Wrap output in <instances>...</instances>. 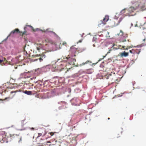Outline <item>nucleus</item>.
Wrapping results in <instances>:
<instances>
[{
    "label": "nucleus",
    "instance_id": "obj_1",
    "mask_svg": "<svg viewBox=\"0 0 146 146\" xmlns=\"http://www.w3.org/2000/svg\"><path fill=\"white\" fill-rule=\"evenodd\" d=\"M75 55H72L70 58L64 57L63 58L64 60L60 59H58L55 63L57 65V66L55 67V69L60 71L65 67L67 69H70L75 65V62L76 61L75 58H72ZM53 67H54V66Z\"/></svg>",
    "mask_w": 146,
    "mask_h": 146
},
{
    "label": "nucleus",
    "instance_id": "obj_2",
    "mask_svg": "<svg viewBox=\"0 0 146 146\" xmlns=\"http://www.w3.org/2000/svg\"><path fill=\"white\" fill-rule=\"evenodd\" d=\"M131 3L133 4H135V6L134 7H131L128 9V11L129 13H127L126 15L129 17L135 15L136 13H134V11L139 8L141 7V6H140L139 2L138 0H134L133 1H131Z\"/></svg>",
    "mask_w": 146,
    "mask_h": 146
},
{
    "label": "nucleus",
    "instance_id": "obj_3",
    "mask_svg": "<svg viewBox=\"0 0 146 146\" xmlns=\"http://www.w3.org/2000/svg\"><path fill=\"white\" fill-rule=\"evenodd\" d=\"M50 82V84H53L55 85H57L58 83H63L65 81L64 77H59L55 76L52 78V79L49 80Z\"/></svg>",
    "mask_w": 146,
    "mask_h": 146
},
{
    "label": "nucleus",
    "instance_id": "obj_4",
    "mask_svg": "<svg viewBox=\"0 0 146 146\" xmlns=\"http://www.w3.org/2000/svg\"><path fill=\"white\" fill-rule=\"evenodd\" d=\"M77 123V121L76 118V115H74L72 117L71 119L70 120V121L68 123V129H70V131H72L73 128L75 127L74 124Z\"/></svg>",
    "mask_w": 146,
    "mask_h": 146
},
{
    "label": "nucleus",
    "instance_id": "obj_5",
    "mask_svg": "<svg viewBox=\"0 0 146 146\" xmlns=\"http://www.w3.org/2000/svg\"><path fill=\"white\" fill-rule=\"evenodd\" d=\"M72 105L73 106H80V101L78 98L74 97L70 101Z\"/></svg>",
    "mask_w": 146,
    "mask_h": 146
},
{
    "label": "nucleus",
    "instance_id": "obj_6",
    "mask_svg": "<svg viewBox=\"0 0 146 146\" xmlns=\"http://www.w3.org/2000/svg\"><path fill=\"white\" fill-rule=\"evenodd\" d=\"M6 134L5 131H0V142L2 143L5 141Z\"/></svg>",
    "mask_w": 146,
    "mask_h": 146
},
{
    "label": "nucleus",
    "instance_id": "obj_7",
    "mask_svg": "<svg viewBox=\"0 0 146 146\" xmlns=\"http://www.w3.org/2000/svg\"><path fill=\"white\" fill-rule=\"evenodd\" d=\"M76 48L75 47H70V52H71L72 53H70L69 55H68V56L66 57H65L70 58L71 56L72 55H75V56L76 55L75 54V53L76 52ZM74 57V56H73V57L72 58H73Z\"/></svg>",
    "mask_w": 146,
    "mask_h": 146
},
{
    "label": "nucleus",
    "instance_id": "obj_8",
    "mask_svg": "<svg viewBox=\"0 0 146 146\" xmlns=\"http://www.w3.org/2000/svg\"><path fill=\"white\" fill-rule=\"evenodd\" d=\"M92 69H86L85 70L83 71L81 70L79 71V73L80 74H91L92 73Z\"/></svg>",
    "mask_w": 146,
    "mask_h": 146
},
{
    "label": "nucleus",
    "instance_id": "obj_9",
    "mask_svg": "<svg viewBox=\"0 0 146 146\" xmlns=\"http://www.w3.org/2000/svg\"><path fill=\"white\" fill-rule=\"evenodd\" d=\"M50 52V51H46L43 52L42 54H40L38 55V56L41 57L40 58L38 59L40 62L42 61L43 60V59L44 58L46 57V56L45 54L48 52Z\"/></svg>",
    "mask_w": 146,
    "mask_h": 146
},
{
    "label": "nucleus",
    "instance_id": "obj_10",
    "mask_svg": "<svg viewBox=\"0 0 146 146\" xmlns=\"http://www.w3.org/2000/svg\"><path fill=\"white\" fill-rule=\"evenodd\" d=\"M19 29H16L15 30L12 31L10 33V37H14V36L17 34L19 32Z\"/></svg>",
    "mask_w": 146,
    "mask_h": 146
},
{
    "label": "nucleus",
    "instance_id": "obj_11",
    "mask_svg": "<svg viewBox=\"0 0 146 146\" xmlns=\"http://www.w3.org/2000/svg\"><path fill=\"white\" fill-rule=\"evenodd\" d=\"M42 71L43 69L42 68H38L36 70H35L34 73L35 75L36 76H38Z\"/></svg>",
    "mask_w": 146,
    "mask_h": 146
},
{
    "label": "nucleus",
    "instance_id": "obj_12",
    "mask_svg": "<svg viewBox=\"0 0 146 146\" xmlns=\"http://www.w3.org/2000/svg\"><path fill=\"white\" fill-rule=\"evenodd\" d=\"M29 28H31V29L33 30L34 31H35V30L32 26L29 25H26L24 28L25 31H24L23 33V34H25L26 31L27 30H29Z\"/></svg>",
    "mask_w": 146,
    "mask_h": 146
},
{
    "label": "nucleus",
    "instance_id": "obj_13",
    "mask_svg": "<svg viewBox=\"0 0 146 146\" xmlns=\"http://www.w3.org/2000/svg\"><path fill=\"white\" fill-rule=\"evenodd\" d=\"M43 85L44 86H49L51 85L50 82L49 80H45L43 83Z\"/></svg>",
    "mask_w": 146,
    "mask_h": 146
},
{
    "label": "nucleus",
    "instance_id": "obj_14",
    "mask_svg": "<svg viewBox=\"0 0 146 146\" xmlns=\"http://www.w3.org/2000/svg\"><path fill=\"white\" fill-rule=\"evenodd\" d=\"M109 20V16L108 15H106L104 19L102 20L101 21V24H105V22H107Z\"/></svg>",
    "mask_w": 146,
    "mask_h": 146
},
{
    "label": "nucleus",
    "instance_id": "obj_15",
    "mask_svg": "<svg viewBox=\"0 0 146 146\" xmlns=\"http://www.w3.org/2000/svg\"><path fill=\"white\" fill-rule=\"evenodd\" d=\"M63 90H65V92H68V93H70L71 92V90L70 88H66L65 87H63L62 89L61 88L60 89V91L61 92H62Z\"/></svg>",
    "mask_w": 146,
    "mask_h": 146
},
{
    "label": "nucleus",
    "instance_id": "obj_16",
    "mask_svg": "<svg viewBox=\"0 0 146 146\" xmlns=\"http://www.w3.org/2000/svg\"><path fill=\"white\" fill-rule=\"evenodd\" d=\"M141 50V49H140L139 50H135L134 49H133L131 50H130L129 52L132 54H135L137 53V54H139Z\"/></svg>",
    "mask_w": 146,
    "mask_h": 146
},
{
    "label": "nucleus",
    "instance_id": "obj_17",
    "mask_svg": "<svg viewBox=\"0 0 146 146\" xmlns=\"http://www.w3.org/2000/svg\"><path fill=\"white\" fill-rule=\"evenodd\" d=\"M43 80H39L37 81H34L33 82L34 83H37L40 86H42V85H43V84H40L39 82H43Z\"/></svg>",
    "mask_w": 146,
    "mask_h": 146
},
{
    "label": "nucleus",
    "instance_id": "obj_18",
    "mask_svg": "<svg viewBox=\"0 0 146 146\" xmlns=\"http://www.w3.org/2000/svg\"><path fill=\"white\" fill-rule=\"evenodd\" d=\"M59 90L58 88H54L52 90L51 92L52 94L56 93L58 92Z\"/></svg>",
    "mask_w": 146,
    "mask_h": 146
},
{
    "label": "nucleus",
    "instance_id": "obj_19",
    "mask_svg": "<svg viewBox=\"0 0 146 146\" xmlns=\"http://www.w3.org/2000/svg\"><path fill=\"white\" fill-rule=\"evenodd\" d=\"M23 92L26 94H27L28 95H31L32 94V91H30L25 90V91H24Z\"/></svg>",
    "mask_w": 146,
    "mask_h": 146
},
{
    "label": "nucleus",
    "instance_id": "obj_20",
    "mask_svg": "<svg viewBox=\"0 0 146 146\" xmlns=\"http://www.w3.org/2000/svg\"><path fill=\"white\" fill-rule=\"evenodd\" d=\"M128 53L125 52V51L121 53V56L126 57L128 56Z\"/></svg>",
    "mask_w": 146,
    "mask_h": 146
},
{
    "label": "nucleus",
    "instance_id": "obj_21",
    "mask_svg": "<svg viewBox=\"0 0 146 146\" xmlns=\"http://www.w3.org/2000/svg\"><path fill=\"white\" fill-rule=\"evenodd\" d=\"M52 67V66L51 65H46V66H44L43 67H42V69L45 68L46 69V70L47 69H49L50 68H51Z\"/></svg>",
    "mask_w": 146,
    "mask_h": 146
},
{
    "label": "nucleus",
    "instance_id": "obj_22",
    "mask_svg": "<svg viewBox=\"0 0 146 146\" xmlns=\"http://www.w3.org/2000/svg\"><path fill=\"white\" fill-rule=\"evenodd\" d=\"M27 74V73L26 72H24L23 73H21V74H20V76H25ZM26 78L25 77H22V76H21L20 77V78Z\"/></svg>",
    "mask_w": 146,
    "mask_h": 146
},
{
    "label": "nucleus",
    "instance_id": "obj_23",
    "mask_svg": "<svg viewBox=\"0 0 146 146\" xmlns=\"http://www.w3.org/2000/svg\"><path fill=\"white\" fill-rule=\"evenodd\" d=\"M145 44L144 43H142L141 44L137 45V46H135V47L141 48L145 45Z\"/></svg>",
    "mask_w": 146,
    "mask_h": 146
},
{
    "label": "nucleus",
    "instance_id": "obj_24",
    "mask_svg": "<svg viewBox=\"0 0 146 146\" xmlns=\"http://www.w3.org/2000/svg\"><path fill=\"white\" fill-rule=\"evenodd\" d=\"M111 45H112V46L111 47L110 49L109 50V51L107 52L108 54L110 53V52L112 50V49H113L115 48H113L114 45L112 44Z\"/></svg>",
    "mask_w": 146,
    "mask_h": 146
},
{
    "label": "nucleus",
    "instance_id": "obj_25",
    "mask_svg": "<svg viewBox=\"0 0 146 146\" xmlns=\"http://www.w3.org/2000/svg\"><path fill=\"white\" fill-rule=\"evenodd\" d=\"M80 91V90L79 88H76L74 90V92L76 93H78Z\"/></svg>",
    "mask_w": 146,
    "mask_h": 146
},
{
    "label": "nucleus",
    "instance_id": "obj_26",
    "mask_svg": "<svg viewBox=\"0 0 146 146\" xmlns=\"http://www.w3.org/2000/svg\"><path fill=\"white\" fill-rule=\"evenodd\" d=\"M58 104H60L62 106H63L65 104L66 102H64L61 101L58 102Z\"/></svg>",
    "mask_w": 146,
    "mask_h": 146
},
{
    "label": "nucleus",
    "instance_id": "obj_27",
    "mask_svg": "<svg viewBox=\"0 0 146 146\" xmlns=\"http://www.w3.org/2000/svg\"><path fill=\"white\" fill-rule=\"evenodd\" d=\"M50 33L52 35H53L55 36L56 37H58V35H56L54 32L53 31H50Z\"/></svg>",
    "mask_w": 146,
    "mask_h": 146
},
{
    "label": "nucleus",
    "instance_id": "obj_28",
    "mask_svg": "<svg viewBox=\"0 0 146 146\" xmlns=\"http://www.w3.org/2000/svg\"><path fill=\"white\" fill-rule=\"evenodd\" d=\"M126 9V8L124 9H123L121 11L120 13V14L121 15L122 14L124 13L125 12V10Z\"/></svg>",
    "mask_w": 146,
    "mask_h": 146
},
{
    "label": "nucleus",
    "instance_id": "obj_29",
    "mask_svg": "<svg viewBox=\"0 0 146 146\" xmlns=\"http://www.w3.org/2000/svg\"><path fill=\"white\" fill-rule=\"evenodd\" d=\"M89 61L88 60L86 62H85V63H82V64H80V65H79L80 66H82V65H84L85 64H87L88 62H89Z\"/></svg>",
    "mask_w": 146,
    "mask_h": 146
},
{
    "label": "nucleus",
    "instance_id": "obj_30",
    "mask_svg": "<svg viewBox=\"0 0 146 146\" xmlns=\"http://www.w3.org/2000/svg\"><path fill=\"white\" fill-rule=\"evenodd\" d=\"M78 76L77 74H74L72 75V77L73 78H76L77 77H78Z\"/></svg>",
    "mask_w": 146,
    "mask_h": 146
},
{
    "label": "nucleus",
    "instance_id": "obj_31",
    "mask_svg": "<svg viewBox=\"0 0 146 146\" xmlns=\"http://www.w3.org/2000/svg\"><path fill=\"white\" fill-rule=\"evenodd\" d=\"M25 120L24 119V120H22L21 121V126H23L24 125V124L23 123V122H24V121H25Z\"/></svg>",
    "mask_w": 146,
    "mask_h": 146
},
{
    "label": "nucleus",
    "instance_id": "obj_32",
    "mask_svg": "<svg viewBox=\"0 0 146 146\" xmlns=\"http://www.w3.org/2000/svg\"><path fill=\"white\" fill-rule=\"evenodd\" d=\"M36 78V77L35 76H34L31 78L30 79L31 80H33L34 79H35Z\"/></svg>",
    "mask_w": 146,
    "mask_h": 146
},
{
    "label": "nucleus",
    "instance_id": "obj_33",
    "mask_svg": "<svg viewBox=\"0 0 146 146\" xmlns=\"http://www.w3.org/2000/svg\"><path fill=\"white\" fill-rule=\"evenodd\" d=\"M100 67L101 68H103L104 66L102 64V63L101 64H100Z\"/></svg>",
    "mask_w": 146,
    "mask_h": 146
},
{
    "label": "nucleus",
    "instance_id": "obj_34",
    "mask_svg": "<svg viewBox=\"0 0 146 146\" xmlns=\"http://www.w3.org/2000/svg\"><path fill=\"white\" fill-rule=\"evenodd\" d=\"M22 141V137H20V140H19V141H18V143H20L21 142V141Z\"/></svg>",
    "mask_w": 146,
    "mask_h": 146
},
{
    "label": "nucleus",
    "instance_id": "obj_35",
    "mask_svg": "<svg viewBox=\"0 0 146 146\" xmlns=\"http://www.w3.org/2000/svg\"><path fill=\"white\" fill-rule=\"evenodd\" d=\"M122 18H120L119 19V21H118V23H119L121 22V21L122 20Z\"/></svg>",
    "mask_w": 146,
    "mask_h": 146
},
{
    "label": "nucleus",
    "instance_id": "obj_36",
    "mask_svg": "<svg viewBox=\"0 0 146 146\" xmlns=\"http://www.w3.org/2000/svg\"><path fill=\"white\" fill-rule=\"evenodd\" d=\"M35 30L36 31H41V30H40V29L38 28H36Z\"/></svg>",
    "mask_w": 146,
    "mask_h": 146
},
{
    "label": "nucleus",
    "instance_id": "obj_37",
    "mask_svg": "<svg viewBox=\"0 0 146 146\" xmlns=\"http://www.w3.org/2000/svg\"><path fill=\"white\" fill-rule=\"evenodd\" d=\"M96 39V38H95V37H93V38L92 41H95Z\"/></svg>",
    "mask_w": 146,
    "mask_h": 146
},
{
    "label": "nucleus",
    "instance_id": "obj_38",
    "mask_svg": "<svg viewBox=\"0 0 146 146\" xmlns=\"http://www.w3.org/2000/svg\"><path fill=\"white\" fill-rule=\"evenodd\" d=\"M40 46L37 47V50H39L40 48Z\"/></svg>",
    "mask_w": 146,
    "mask_h": 146
},
{
    "label": "nucleus",
    "instance_id": "obj_39",
    "mask_svg": "<svg viewBox=\"0 0 146 146\" xmlns=\"http://www.w3.org/2000/svg\"><path fill=\"white\" fill-rule=\"evenodd\" d=\"M38 137H39L40 136L42 135V133H38Z\"/></svg>",
    "mask_w": 146,
    "mask_h": 146
},
{
    "label": "nucleus",
    "instance_id": "obj_40",
    "mask_svg": "<svg viewBox=\"0 0 146 146\" xmlns=\"http://www.w3.org/2000/svg\"><path fill=\"white\" fill-rule=\"evenodd\" d=\"M9 35L7 36V38L5 39H4L3 40V41H5L7 39V38H8L9 37Z\"/></svg>",
    "mask_w": 146,
    "mask_h": 146
},
{
    "label": "nucleus",
    "instance_id": "obj_41",
    "mask_svg": "<svg viewBox=\"0 0 146 146\" xmlns=\"http://www.w3.org/2000/svg\"><path fill=\"white\" fill-rule=\"evenodd\" d=\"M25 129H18L17 130H19V131H22V130H24Z\"/></svg>",
    "mask_w": 146,
    "mask_h": 146
},
{
    "label": "nucleus",
    "instance_id": "obj_42",
    "mask_svg": "<svg viewBox=\"0 0 146 146\" xmlns=\"http://www.w3.org/2000/svg\"><path fill=\"white\" fill-rule=\"evenodd\" d=\"M13 93H14V95H13V96H14V95H15V92L12 91V92H11V94H13Z\"/></svg>",
    "mask_w": 146,
    "mask_h": 146
},
{
    "label": "nucleus",
    "instance_id": "obj_43",
    "mask_svg": "<svg viewBox=\"0 0 146 146\" xmlns=\"http://www.w3.org/2000/svg\"><path fill=\"white\" fill-rule=\"evenodd\" d=\"M127 36V35L126 34L124 36H123V37L124 38H125Z\"/></svg>",
    "mask_w": 146,
    "mask_h": 146
},
{
    "label": "nucleus",
    "instance_id": "obj_44",
    "mask_svg": "<svg viewBox=\"0 0 146 146\" xmlns=\"http://www.w3.org/2000/svg\"><path fill=\"white\" fill-rule=\"evenodd\" d=\"M50 134L51 136H52V135H53L54 134L53 133L51 132V133H50Z\"/></svg>",
    "mask_w": 146,
    "mask_h": 146
},
{
    "label": "nucleus",
    "instance_id": "obj_45",
    "mask_svg": "<svg viewBox=\"0 0 146 146\" xmlns=\"http://www.w3.org/2000/svg\"><path fill=\"white\" fill-rule=\"evenodd\" d=\"M62 44L63 45H64L66 44V43L65 42H63Z\"/></svg>",
    "mask_w": 146,
    "mask_h": 146
},
{
    "label": "nucleus",
    "instance_id": "obj_46",
    "mask_svg": "<svg viewBox=\"0 0 146 146\" xmlns=\"http://www.w3.org/2000/svg\"><path fill=\"white\" fill-rule=\"evenodd\" d=\"M3 61L2 60L0 59V63L1 64Z\"/></svg>",
    "mask_w": 146,
    "mask_h": 146
},
{
    "label": "nucleus",
    "instance_id": "obj_47",
    "mask_svg": "<svg viewBox=\"0 0 146 146\" xmlns=\"http://www.w3.org/2000/svg\"><path fill=\"white\" fill-rule=\"evenodd\" d=\"M62 107L61 106H60L59 107V108H58L59 109V110H60L61 109H62Z\"/></svg>",
    "mask_w": 146,
    "mask_h": 146
},
{
    "label": "nucleus",
    "instance_id": "obj_48",
    "mask_svg": "<svg viewBox=\"0 0 146 146\" xmlns=\"http://www.w3.org/2000/svg\"><path fill=\"white\" fill-rule=\"evenodd\" d=\"M34 128L33 127H32L31 128V130H34Z\"/></svg>",
    "mask_w": 146,
    "mask_h": 146
},
{
    "label": "nucleus",
    "instance_id": "obj_49",
    "mask_svg": "<svg viewBox=\"0 0 146 146\" xmlns=\"http://www.w3.org/2000/svg\"><path fill=\"white\" fill-rule=\"evenodd\" d=\"M38 59H35V60H34V61H37Z\"/></svg>",
    "mask_w": 146,
    "mask_h": 146
},
{
    "label": "nucleus",
    "instance_id": "obj_50",
    "mask_svg": "<svg viewBox=\"0 0 146 146\" xmlns=\"http://www.w3.org/2000/svg\"><path fill=\"white\" fill-rule=\"evenodd\" d=\"M98 63V62H96V63H93V64H92L94 65H95V64H97Z\"/></svg>",
    "mask_w": 146,
    "mask_h": 146
},
{
    "label": "nucleus",
    "instance_id": "obj_51",
    "mask_svg": "<svg viewBox=\"0 0 146 146\" xmlns=\"http://www.w3.org/2000/svg\"><path fill=\"white\" fill-rule=\"evenodd\" d=\"M135 82H134V83H133V86H134V84H135Z\"/></svg>",
    "mask_w": 146,
    "mask_h": 146
},
{
    "label": "nucleus",
    "instance_id": "obj_52",
    "mask_svg": "<svg viewBox=\"0 0 146 146\" xmlns=\"http://www.w3.org/2000/svg\"><path fill=\"white\" fill-rule=\"evenodd\" d=\"M84 35V33H83L82 34V35H81V37H82L83 35Z\"/></svg>",
    "mask_w": 146,
    "mask_h": 146
},
{
    "label": "nucleus",
    "instance_id": "obj_53",
    "mask_svg": "<svg viewBox=\"0 0 146 146\" xmlns=\"http://www.w3.org/2000/svg\"><path fill=\"white\" fill-rule=\"evenodd\" d=\"M72 141H73V140ZM74 142H76V144H75V145H76V141H75V140H74Z\"/></svg>",
    "mask_w": 146,
    "mask_h": 146
},
{
    "label": "nucleus",
    "instance_id": "obj_54",
    "mask_svg": "<svg viewBox=\"0 0 146 146\" xmlns=\"http://www.w3.org/2000/svg\"><path fill=\"white\" fill-rule=\"evenodd\" d=\"M102 60V59H100V60H99V61H98V62H99V61H101Z\"/></svg>",
    "mask_w": 146,
    "mask_h": 146
},
{
    "label": "nucleus",
    "instance_id": "obj_55",
    "mask_svg": "<svg viewBox=\"0 0 146 146\" xmlns=\"http://www.w3.org/2000/svg\"><path fill=\"white\" fill-rule=\"evenodd\" d=\"M122 96V94L121 95V96H118V97H121Z\"/></svg>",
    "mask_w": 146,
    "mask_h": 146
},
{
    "label": "nucleus",
    "instance_id": "obj_56",
    "mask_svg": "<svg viewBox=\"0 0 146 146\" xmlns=\"http://www.w3.org/2000/svg\"><path fill=\"white\" fill-rule=\"evenodd\" d=\"M112 73V72H111V73L110 74H109V75L110 76H111V73Z\"/></svg>",
    "mask_w": 146,
    "mask_h": 146
},
{
    "label": "nucleus",
    "instance_id": "obj_57",
    "mask_svg": "<svg viewBox=\"0 0 146 146\" xmlns=\"http://www.w3.org/2000/svg\"><path fill=\"white\" fill-rule=\"evenodd\" d=\"M121 33H122V35H121L122 36H123V33L122 32V31H121Z\"/></svg>",
    "mask_w": 146,
    "mask_h": 146
},
{
    "label": "nucleus",
    "instance_id": "obj_58",
    "mask_svg": "<svg viewBox=\"0 0 146 146\" xmlns=\"http://www.w3.org/2000/svg\"><path fill=\"white\" fill-rule=\"evenodd\" d=\"M133 26V24L132 23H131V27L132 26Z\"/></svg>",
    "mask_w": 146,
    "mask_h": 146
},
{
    "label": "nucleus",
    "instance_id": "obj_59",
    "mask_svg": "<svg viewBox=\"0 0 146 146\" xmlns=\"http://www.w3.org/2000/svg\"><path fill=\"white\" fill-rule=\"evenodd\" d=\"M79 42H82V40H80L79 41Z\"/></svg>",
    "mask_w": 146,
    "mask_h": 146
},
{
    "label": "nucleus",
    "instance_id": "obj_60",
    "mask_svg": "<svg viewBox=\"0 0 146 146\" xmlns=\"http://www.w3.org/2000/svg\"><path fill=\"white\" fill-rule=\"evenodd\" d=\"M47 143H50V141H47Z\"/></svg>",
    "mask_w": 146,
    "mask_h": 146
},
{
    "label": "nucleus",
    "instance_id": "obj_61",
    "mask_svg": "<svg viewBox=\"0 0 146 146\" xmlns=\"http://www.w3.org/2000/svg\"><path fill=\"white\" fill-rule=\"evenodd\" d=\"M126 41V40L125 39V40H123V42H125Z\"/></svg>",
    "mask_w": 146,
    "mask_h": 146
},
{
    "label": "nucleus",
    "instance_id": "obj_62",
    "mask_svg": "<svg viewBox=\"0 0 146 146\" xmlns=\"http://www.w3.org/2000/svg\"><path fill=\"white\" fill-rule=\"evenodd\" d=\"M145 28H143V30H144L145 29Z\"/></svg>",
    "mask_w": 146,
    "mask_h": 146
},
{
    "label": "nucleus",
    "instance_id": "obj_63",
    "mask_svg": "<svg viewBox=\"0 0 146 146\" xmlns=\"http://www.w3.org/2000/svg\"><path fill=\"white\" fill-rule=\"evenodd\" d=\"M131 61H133V62H134L135 61H134V60H132Z\"/></svg>",
    "mask_w": 146,
    "mask_h": 146
},
{
    "label": "nucleus",
    "instance_id": "obj_64",
    "mask_svg": "<svg viewBox=\"0 0 146 146\" xmlns=\"http://www.w3.org/2000/svg\"><path fill=\"white\" fill-rule=\"evenodd\" d=\"M145 39H144L143 40V41H145Z\"/></svg>",
    "mask_w": 146,
    "mask_h": 146
}]
</instances>
